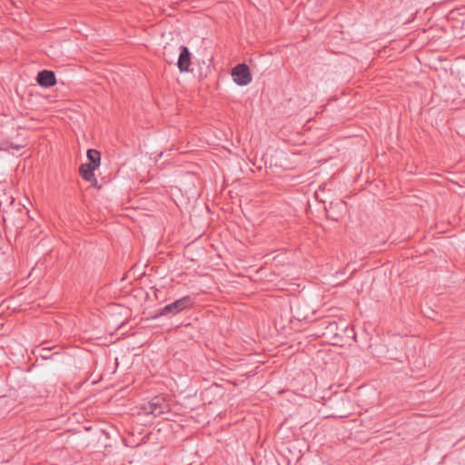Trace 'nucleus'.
<instances>
[{
    "label": "nucleus",
    "instance_id": "nucleus-2",
    "mask_svg": "<svg viewBox=\"0 0 465 465\" xmlns=\"http://www.w3.org/2000/svg\"><path fill=\"white\" fill-rule=\"evenodd\" d=\"M194 305V299L190 295L183 296L174 302L160 308L156 312L154 318L161 316L172 317L183 311L193 308Z\"/></svg>",
    "mask_w": 465,
    "mask_h": 465
},
{
    "label": "nucleus",
    "instance_id": "nucleus-6",
    "mask_svg": "<svg viewBox=\"0 0 465 465\" xmlns=\"http://www.w3.org/2000/svg\"><path fill=\"white\" fill-rule=\"evenodd\" d=\"M36 83L44 88H50L56 84V76L54 71L44 69L38 72Z\"/></svg>",
    "mask_w": 465,
    "mask_h": 465
},
{
    "label": "nucleus",
    "instance_id": "nucleus-10",
    "mask_svg": "<svg viewBox=\"0 0 465 465\" xmlns=\"http://www.w3.org/2000/svg\"><path fill=\"white\" fill-rule=\"evenodd\" d=\"M50 351V348H42L40 357L44 360L51 359L54 355V353H51ZM55 354H57V352H55Z\"/></svg>",
    "mask_w": 465,
    "mask_h": 465
},
{
    "label": "nucleus",
    "instance_id": "nucleus-12",
    "mask_svg": "<svg viewBox=\"0 0 465 465\" xmlns=\"http://www.w3.org/2000/svg\"><path fill=\"white\" fill-rule=\"evenodd\" d=\"M13 143L8 140H0V151H8Z\"/></svg>",
    "mask_w": 465,
    "mask_h": 465
},
{
    "label": "nucleus",
    "instance_id": "nucleus-15",
    "mask_svg": "<svg viewBox=\"0 0 465 465\" xmlns=\"http://www.w3.org/2000/svg\"><path fill=\"white\" fill-rule=\"evenodd\" d=\"M24 147H25L24 145H18V144H15L13 143V146H11L10 149L12 148V149H15L16 151H18V150H20V149H22Z\"/></svg>",
    "mask_w": 465,
    "mask_h": 465
},
{
    "label": "nucleus",
    "instance_id": "nucleus-5",
    "mask_svg": "<svg viewBox=\"0 0 465 465\" xmlns=\"http://www.w3.org/2000/svg\"><path fill=\"white\" fill-rule=\"evenodd\" d=\"M178 50L179 56L176 62V65L180 73H187L190 71V65L192 64V53L185 45H179Z\"/></svg>",
    "mask_w": 465,
    "mask_h": 465
},
{
    "label": "nucleus",
    "instance_id": "nucleus-3",
    "mask_svg": "<svg viewBox=\"0 0 465 465\" xmlns=\"http://www.w3.org/2000/svg\"><path fill=\"white\" fill-rule=\"evenodd\" d=\"M142 410L146 414H153L158 417L163 413L170 411L169 404L166 402L164 397L158 395L153 397L150 401L142 406Z\"/></svg>",
    "mask_w": 465,
    "mask_h": 465
},
{
    "label": "nucleus",
    "instance_id": "nucleus-9",
    "mask_svg": "<svg viewBox=\"0 0 465 465\" xmlns=\"http://www.w3.org/2000/svg\"><path fill=\"white\" fill-rule=\"evenodd\" d=\"M86 156L88 159L87 164L95 167L96 169L100 166L101 163V153L96 149H88L86 153Z\"/></svg>",
    "mask_w": 465,
    "mask_h": 465
},
{
    "label": "nucleus",
    "instance_id": "nucleus-14",
    "mask_svg": "<svg viewBox=\"0 0 465 465\" xmlns=\"http://www.w3.org/2000/svg\"><path fill=\"white\" fill-rule=\"evenodd\" d=\"M326 212H327L326 215H327L328 219L332 220V221H336V222L339 220L338 217L331 215L327 210H326Z\"/></svg>",
    "mask_w": 465,
    "mask_h": 465
},
{
    "label": "nucleus",
    "instance_id": "nucleus-13",
    "mask_svg": "<svg viewBox=\"0 0 465 465\" xmlns=\"http://www.w3.org/2000/svg\"><path fill=\"white\" fill-rule=\"evenodd\" d=\"M293 317L296 318L298 321H306L308 319V316L306 314L300 312L299 308H297L296 314L293 315Z\"/></svg>",
    "mask_w": 465,
    "mask_h": 465
},
{
    "label": "nucleus",
    "instance_id": "nucleus-7",
    "mask_svg": "<svg viewBox=\"0 0 465 465\" xmlns=\"http://www.w3.org/2000/svg\"><path fill=\"white\" fill-rule=\"evenodd\" d=\"M95 167L91 166L87 163H82L79 166V173L84 180L86 182L92 183L94 186H96L97 180L94 175Z\"/></svg>",
    "mask_w": 465,
    "mask_h": 465
},
{
    "label": "nucleus",
    "instance_id": "nucleus-16",
    "mask_svg": "<svg viewBox=\"0 0 465 465\" xmlns=\"http://www.w3.org/2000/svg\"><path fill=\"white\" fill-rule=\"evenodd\" d=\"M458 13L456 11H451L450 14H449V18L450 19H454L455 18V15H457Z\"/></svg>",
    "mask_w": 465,
    "mask_h": 465
},
{
    "label": "nucleus",
    "instance_id": "nucleus-4",
    "mask_svg": "<svg viewBox=\"0 0 465 465\" xmlns=\"http://www.w3.org/2000/svg\"><path fill=\"white\" fill-rule=\"evenodd\" d=\"M231 75L233 81L240 86L247 85L252 80L250 67L244 63L236 64L232 69Z\"/></svg>",
    "mask_w": 465,
    "mask_h": 465
},
{
    "label": "nucleus",
    "instance_id": "nucleus-11",
    "mask_svg": "<svg viewBox=\"0 0 465 465\" xmlns=\"http://www.w3.org/2000/svg\"><path fill=\"white\" fill-rule=\"evenodd\" d=\"M342 399H343L342 394L335 392L332 397H330L328 399V402H324L323 404L326 406L331 407V403H332V401H337V400H342Z\"/></svg>",
    "mask_w": 465,
    "mask_h": 465
},
{
    "label": "nucleus",
    "instance_id": "nucleus-1",
    "mask_svg": "<svg viewBox=\"0 0 465 465\" xmlns=\"http://www.w3.org/2000/svg\"><path fill=\"white\" fill-rule=\"evenodd\" d=\"M318 328L317 335L325 338L333 345L343 343L346 339L355 336L354 330L343 321L336 322L326 318L319 322Z\"/></svg>",
    "mask_w": 465,
    "mask_h": 465
},
{
    "label": "nucleus",
    "instance_id": "nucleus-8",
    "mask_svg": "<svg viewBox=\"0 0 465 465\" xmlns=\"http://www.w3.org/2000/svg\"><path fill=\"white\" fill-rule=\"evenodd\" d=\"M178 46L171 44H166L163 46V57L168 64H173L175 63L176 54L178 52Z\"/></svg>",
    "mask_w": 465,
    "mask_h": 465
}]
</instances>
